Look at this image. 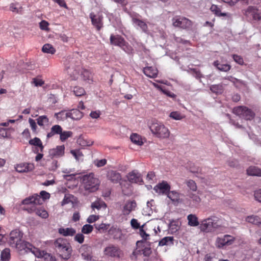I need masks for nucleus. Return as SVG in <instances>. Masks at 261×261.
Listing matches in <instances>:
<instances>
[{"instance_id": "nucleus-20", "label": "nucleus", "mask_w": 261, "mask_h": 261, "mask_svg": "<svg viewBox=\"0 0 261 261\" xmlns=\"http://www.w3.org/2000/svg\"><path fill=\"white\" fill-rule=\"evenodd\" d=\"M58 232L64 237H72L76 234V230L72 227H61L58 229Z\"/></svg>"}, {"instance_id": "nucleus-44", "label": "nucleus", "mask_w": 261, "mask_h": 261, "mask_svg": "<svg viewBox=\"0 0 261 261\" xmlns=\"http://www.w3.org/2000/svg\"><path fill=\"white\" fill-rule=\"evenodd\" d=\"M121 233V231L119 229L117 228L114 227H111L108 230L109 234L111 236H113L114 239L117 238V236L120 234Z\"/></svg>"}, {"instance_id": "nucleus-19", "label": "nucleus", "mask_w": 261, "mask_h": 261, "mask_svg": "<svg viewBox=\"0 0 261 261\" xmlns=\"http://www.w3.org/2000/svg\"><path fill=\"white\" fill-rule=\"evenodd\" d=\"M110 43L112 45L121 47L125 43V39L120 35L111 34L110 37Z\"/></svg>"}, {"instance_id": "nucleus-28", "label": "nucleus", "mask_w": 261, "mask_h": 261, "mask_svg": "<svg viewBox=\"0 0 261 261\" xmlns=\"http://www.w3.org/2000/svg\"><path fill=\"white\" fill-rule=\"evenodd\" d=\"M62 128L59 125H55L51 128V130L47 135V138H51L55 134H60L62 133Z\"/></svg>"}, {"instance_id": "nucleus-37", "label": "nucleus", "mask_w": 261, "mask_h": 261, "mask_svg": "<svg viewBox=\"0 0 261 261\" xmlns=\"http://www.w3.org/2000/svg\"><path fill=\"white\" fill-rule=\"evenodd\" d=\"M42 50L44 53L51 54H54L56 52L55 48L50 44H44L42 47Z\"/></svg>"}, {"instance_id": "nucleus-26", "label": "nucleus", "mask_w": 261, "mask_h": 261, "mask_svg": "<svg viewBox=\"0 0 261 261\" xmlns=\"http://www.w3.org/2000/svg\"><path fill=\"white\" fill-rule=\"evenodd\" d=\"M214 65L220 71L227 72L231 68V66L227 64H220L218 61L214 62Z\"/></svg>"}, {"instance_id": "nucleus-53", "label": "nucleus", "mask_w": 261, "mask_h": 261, "mask_svg": "<svg viewBox=\"0 0 261 261\" xmlns=\"http://www.w3.org/2000/svg\"><path fill=\"white\" fill-rule=\"evenodd\" d=\"M170 117L175 120H180L182 117L179 112H172L170 114Z\"/></svg>"}, {"instance_id": "nucleus-21", "label": "nucleus", "mask_w": 261, "mask_h": 261, "mask_svg": "<svg viewBox=\"0 0 261 261\" xmlns=\"http://www.w3.org/2000/svg\"><path fill=\"white\" fill-rule=\"evenodd\" d=\"M107 177L113 183H118L121 179V174L119 172L113 170L108 172Z\"/></svg>"}, {"instance_id": "nucleus-27", "label": "nucleus", "mask_w": 261, "mask_h": 261, "mask_svg": "<svg viewBox=\"0 0 261 261\" xmlns=\"http://www.w3.org/2000/svg\"><path fill=\"white\" fill-rule=\"evenodd\" d=\"M188 225L191 226H197L199 225L198 218L195 215L190 214L187 217Z\"/></svg>"}, {"instance_id": "nucleus-45", "label": "nucleus", "mask_w": 261, "mask_h": 261, "mask_svg": "<svg viewBox=\"0 0 261 261\" xmlns=\"http://www.w3.org/2000/svg\"><path fill=\"white\" fill-rule=\"evenodd\" d=\"M37 120V123L39 126H43L44 124H47L49 122L48 118L45 115L39 116Z\"/></svg>"}, {"instance_id": "nucleus-54", "label": "nucleus", "mask_w": 261, "mask_h": 261, "mask_svg": "<svg viewBox=\"0 0 261 261\" xmlns=\"http://www.w3.org/2000/svg\"><path fill=\"white\" fill-rule=\"evenodd\" d=\"M144 225H142L139 229V233L141 237L145 241L149 239V235L146 233L143 229Z\"/></svg>"}, {"instance_id": "nucleus-14", "label": "nucleus", "mask_w": 261, "mask_h": 261, "mask_svg": "<svg viewBox=\"0 0 261 261\" xmlns=\"http://www.w3.org/2000/svg\"><path fill=\"white\" fill-rule=\"evenodd\" d=\"M29 213L35 212L36 214L43 219H46L48 217L47 212L43 207H37L36 206H32L25 209Z\"/></svg>"}, {"instance_id": "nucleus-43", "label": "nucleus", "mask_w": 261, "mask_h": 261, "mask_svg": "<svg viewBox=\"0 0 261 261\" xmlns=\"http://www.w3.org/2000/svg\"><path fill=\"white\" fill-rule=\"evenodd\" d=\"M73 92L76 96H83L86 93L84 89L79 86H75L73 88Z\"/></svg>"}, {"instance_id": "nucleus-63", "label": "nucleus", "mask_w": 261, "mask_h": 261, "mask_svg": "<svg viewBox=\"0 0 261 261\" xmlns=\"http://www.w3.org/2000/svg\"><path fill=\"white\" fill-rule=\"evenodd\" d=\"M254 198L256 200L261 202V189H259L254 192Z\"/></svg>"}, {"instance_id": "nucleus-42", "label": "nucleus", "mask_w": 261, "mask_h": 261, "mask_svg": "<svg viewBox=\"0 0 261 261\" xmlns=\"http://www.w3.org/2000/svg\"><path fill=\"white\" fill-rule=\"evenodd\" d=\"M173 237H166L163 238L159 243V246H163L165 245H167L169 244V243L171 244H173Z\"/></svg>"}, {"instance_id": "nucleus-16", "label": "nucleus", "mask_w": 261, "mask_h": 261, "mask_svg": "<svg viewBox=\"0 0 261 261\" xmlns=\"http://www.w3.org/2000/svg\"><path fill=\"white\" fill-rule=\"evenodd\" d=\"M170 186L167 181H163L161 183H159L154 188V190L159 194L167 195L170 191Z\"/></svg>"}, {"instance_id": "nucleus-22", "label": "nucleus", "mask_w": 261, "mask_h": 261, "mask_svg": "<svg viewBox=\"0 0 261 261\" xmlns=\"http://www.w3.org/2000/svg\"><path fill=\"white\" fill-rule=\"evenodd\" d=\"M143 72L146 76L154 78L157 76L158 70L155 67H146L143 69Z\"/></svg>"}, {"instance_id": "nucleus-23", "label": "nucleus", "mask_w": 261, "mask_h": 261, "mask_svg": "<svg viewBox=\"0 0 261 261\" xmlns=\"http://www.w3.org/2000/svg\"><path fill=\"white\" fill-rule=\"evenodd\" d=\"M69 116L72 120H79L83 117V113L79 109H73L69 111Z\"/></svg>"}, {"instance_id": "nucleus-34", "label": "nucleus", "mask_w": 261, "mask_h": 261, "mask_svg": "<svg viewBox=\"0 0 261 261\" xmlns=\"http://www.w3.org/2000/svg\"><path fill=\"white\" fill-rule=\"evenodd\" d=\"M81 76L84 81L90 83L92 81V74L91 72L86 69H84L81 73Z\"/></svg>"}, {"instance_id": "nucleus-29", "label": "nucleus", "mask_w": 261, "mask_h": 261, "mask_svg": "<svg viewBox=\"0 0 261 261\" xmlns=\"http://www.w3.org/2000/svg\"><path fill=\"white\" fill-rule=\"evenodd\" d=\"M29 144L32 145L37 146L40 149V151L42 152L44 146L41 140L37 137H35L33 139H31L29 142Z\"/></svg>"}, {"instance_id": "nucleus-10", "label": "nucleus", "mask_w": 261, "mask_h": 261, "mask_svg": "<svg viewBox=\"0 0 261 261\" xmlns=\"http://www.w3.org/2000/svg\"><path fill=\"white\" fill-rule=\"evenodd\" d=\"M137 206V204L135 200L126 201L122 207V214L125 216L129 215L132 212L136 210Z\"/></svg>"}, {"instance_id": "nucleus-3", "label": "nucleus", "mask_w": 261, "mask_h": 261, "mask_svg": "<svg viewBox=\"0 0 261 261\" xmlns=\"http://www.w3.org/2000/svg\"><path fill=\"white\" fill-rule=\"evenodd\" d=\"M54 245L62 258L68 259L70 257L72 249L70 243L66 239L58 238L55 241Z\"/></svg>"}, {"instance_id": "nucleus-5", "label": "nucleus", "mask_w": 261, "mask_h": 261, "mask_svg": "<svg viewBox=\"0 0 261 261\" xmlns=\"http://www.w3.org/2000/svg\"><path fill=\"white\" fill-rule=\"evenodd\" d=\"M150 129L154 135L159 138L166 139L170 136L168 128L160 122H153L150 126Z\"/></svg>"}, {"instance_id": "nucleus-47", "label": "nucleus", "mask_w": 261, "mask_h": 261, "mask_svg": "<svg viewBox=\"0 0 261 261\" xmlns=\"http://www.w3.org/2000/svg\"><path fill=\"white\" fill-rule=\"evenodd\" d=\"M60 140L62 141H65L68 138L72 136V132L71 131H64L63 132L62 131V133H60Z\"/></svg>"}, {"instance_id": "nucleus-59", "label": "nucleus", "mask_w": 261, "mask_h": 261, "mask_svg": "<svg viewBox=\"0 0 261 261\" xmlns=\"http://www.w3.org/2000/svg\"><path fill=\"white\" fill-rule=\"evenodd\" d=\"M70 152L76 160H79L80 156H83L82 153L80 150H71Z\"/></svg>"}, {"instance_id": "nucleus-33", "label": "nucleus", "mask_w": 261, "mask_h": 261, "mask_svg": "<svg viewBox=\"0 0 261 261\" xmlns=\"http://www.w3.org/2000/svg\"><path fill=\"white\" fill-rule=\"evenodd\" d=\"M210 10L217 16H226L227 14L226 13H222L221 9L218 7L217 5L213 4Z\"/></svg>"}, {"instance_id": "nucleus-18", "label": "nucleus", "mask_w": 261, "mask_h": 261, "mask_svg": "<svg viewBox=\"0 0 261 261\" xmlns=\"http://www.w3.org/2000/svg\"><path fill=\"white\" fill-rule=\"evenodd\" d=\"M34 169L33 164L28 163H22L17 164L15 167V169L18 172H28L32 171Z\"/></svg>"}, {"instance_id": "nucleus-24", "label": "nucleus", "mask_w": 261, "mask_h": 261, "mask_svg": "<svg viewBox=\"0 0 261 261\" xmlns=\"http://www.w3.org/2000/svg\"><path fill=\"white\" fill-rule=\"evenodd\" d=\"M247 173L251 176H261V169L256 166H250L247 169Z\"/></svg>"}, {"instance_id": "nucleus-50", "label": "nucleus", "mask_w": 261, "mask_h": 261, "mask_svg": "<svg viewBox=\"0 0 261 261\" xmlns=\"http://www.w3.org/2000/svg\"><path fill=\"white\" fill-rule=\"evenodd\" d=\"M186 184L187 186L193 191L197 190V185L194 180L190 179L187 181Z\"/></svg>"}, {"instance_id": "nucleus-52", "label": "nucleus", "mask_w": 261, "mask_h": 261, "mask_svg": "<svg viewBox=\"0 0 261 261\" xmlns=\"http://www.w3.org/2000/svg\"><path fill=\"white\" fill-rule=\"evenodd\" d=\"M75 235V236L74 238V241L76 242H77L80 244H82L84 241V239H85L84 236L82 233H77Z\"/></svg>"}, {"instance_id": "nucleus-48", "label": "nucleus", "mask_w": 261, "mask_h": 261, "mask_svg": "<svg viewBox=\"0 0 261 261\" xmlns=\"http://www.w3.org/2000/svg\"><path fill=\"white\" fill-rule=\"evenodd\" d=\"M95 228L100 232H104L109 229L110 224L101 223L100 224H95Z\"/></svg>"}, {"instance_id": "nucleus-40", "label": "nucleus", "mask_w": 261, "mask_h": 261, "mask_svg": "<svg viewBox=\"0 0 261 261\" xmlns=\"http://www.w3.org/2000/svg\"><path fill=\"white\" fill-rule=\"evenodd\" d=\"M89 249V247L86 245H83L81 246L80 249V252H81L82 257L86 260H90L91 258V255L90 254L87 252H83V251L85 249Z\"/></svg>"}, {"instance_id": "nucleus-36", "label": "nucleus", "mask_w": 261, "mask_h": 261, "mask_svg": "<svg viewBox=\"0 0 261 261\" xmlns=\"http://www.w3.org/2000/svg\"><path fill=\"white\" fill-rule=\"evenodd\" d=\"M107 207L106 203L102 201H96L91 204L92 209L100 210L101 208H106Z\"/></svg>"}, {"instance_id": "nucleus-12", "label": "nucleus", "mask_w": 261, "mask_h": 261, "mask_svg": "<svg viewBox=\"0 0 261 261\" xmlns=\"http://www.w3.org/2000/svg\"><path fill=\"white\" fill-rule=\"evenodd\" d=\"M235 238L230 235H225L222 238L218 237L216 241V244L218 248H222L225 246H229L233 244Z\"/></svg>"}, {"instance_id": "nucleus-46", "label": "nucleus", "mask_w": 261, "mask_h": 261, "mask_svg": "<svg viewBox=\"0 0 261 261\" xmlns=\"http://www.w3.org/2000/svg\"><path fill=\"white\" fill-rule=\"evenodd\" d=\"M120 48L128 54H132L133 50L132 47L126 41Z\"/></svg>"}, {"instance_id": "nucleus-30", "label": "nucleus", "mask_w": 261, "mask_h": 261, "mask_svg": "<svg viewBox=\"0 0 261 261\" xmlns=\"http://www.w3.org/2000/svg\"><path fill=\"white\" fill-rule=\"evenodd\" d=\"M167 196L173 202H179L180 199V194L177 191H170Z\"/></svg>"}, {"instance_id": "nucleus-61", "label": "nucleus", "mask_w": 261, "mask_h": 261, "mask_svg": "<svg viewBox=\"0 0 261 261\" xmlns=\"http://www.w3.org/2000/svg\"><path fill=\"white\" fill-rule=\"evenodd\" d=\"M99 219V216L95 215H91L89 216L88 218L87 221L89 223H92L96 221H97Z\"/></svg>"}, {"instance_id": "nucleus-41", "label": "nucleus", "mask_w": 261, "mask_h": 261, "mask_svg": "<svg viewBox=\"0 0 261 261\" xmlns=\"http://www.w3.org/2000/svg\"><path fill=\"white\" fill-rule=\"evenodd\" d=\"M56 115L58 120H64L69 118V111H62L58 113H56Z\"/></svg>"}, {"instance_id": "nucleus-58", "label": "nucleus", "mask_w": 261, "mask_h": 261, "mask_svg": "<svg viewBox=\"0 0 261 261\" xmlns=\"http://www.w3.org/2000/svg\"><path fill=\"white\" fill-rule=\"evenodd\" d=\"M130 225L134 229H138L141 227L140 225V223L138 222V220L136 219H132L130 221Z\"/></svg>"}, {"instance_id": "nucleus-13", "label": "nucleus", "mask_w": 261, "mask_h": 261, "mask_svg": "<svg viewBox=\"0 0 261 261\" xmlns=\"http://www.w3.org/2000/svg\"><path fill=\"white\" fill-rule=\"evenodd\" d=\"M21 203L24 205H31L32 206H36L42 204V200L40 196L37 194H34L32 196L27 197L23 199Z\"/></svg>"}, {"instance_id": "nucleus-49", "label": "nucleus", "mask_w": 261, "mask_h": 261, "mask_svg": "<svg viewBox=\"0 0 261 261\" xmlns=\"http://www.w3.org/2000/svg\"><path fill=\"white\" fill-rule=\"evenodd\" d=\"M93 230V226L90 224L84 225L82 228V232L84 234H89Z\"/></svg>"}, {"instance_id": "nucleus-39", "label": "nucleus", "mask_w": 261, "mask_h": 261, "mask_svg": "<svg viewBox=\"0 0 261 261\" xmlns=\"http://www.w3.org/2000/svg\"><path fill=\"white\" fill-rule=\"evenodd\" d=\"M13 130L12 128H0V137L10 138L11 136V131Z\"/></svg>"}, {"instance_id": "nucleus-64", "label": "nucleus", "mask_w": 261, "mask_h": 261, "mask_svg": "<svg viewBox=\"0 0 261 261\" xmlns=\"http://www.w3.org/2000/svg\"><path fill=\"white\" fill-rule=\"evenodd\" d=\"M33 83L36 86H42L44 84L42 80L37 79L36 78L33 79Z\"/></svg>"}, {"instance_id": "nucleus-9", "label": "nucleus", "mask_w": 261, "mask_h": 261, "mask_svg": "<svg viewBox=\"0 0 261 261\" xmlns=\"http://www.w3.org/2000/svg\"><path fill=\"white\" fill-rule=\"evenodd\" d=\"M173 25L182 29H190L192 28L193 22L186 17H174L172 19Z\"/></svg>"}, {"instance_id": "nucleus-4", "label": "nucleus", "mask_w": 261, "mask_h": 261, "mask_svg": "<svg viewBox=\"0 0 261 261\" xmlns=\"http://www.w3.org/2000/svg\"><path fill=\"white\" fill-rule=\"evenodd\" d=\"M219 219L216 216H211L201 221L200 229L203 232H214L221 227Z\"/></svg>"}, {"instance_id": "nucleus-32", "label": "nucleus", "mask_w": 261, "mask_h": 261, "mask_svg": "<svg viewBox=\"0 0 261 261\" xmlns=\"http://www.w3.org/2000/svg\"><path fill=\"white\" fill-rule=\"evenodd\" d=\"M246 221L249 223L259 225L261 224V218L257 216H249L246 218Z\"/></svg>"}, {"instance_id": "nucleus-11", "label": "nucleus", "mask_w": 261, "mask_h": 261, "mask_svg": "<svg viewBox=\"0 0 261 261\" xmlns=\"http://www.w3.org/2000/svg\"><path fill=\"white\" fill-rule=\"evenodd\" d=\"M245 15L249 18H252L253 20H261V11L255 7L249 6L245 11Z\"/></svg>"}, {"instance_id": "nucleus-35", "label": "nucleus", "mask_w": 261, "mask_h": 261, "mask_svg": "<svg viewBox=\"0 0 261 261\" xmlns=\"http://www.w3.org/2000/svg\"><path fill=\"white\" fill-rule=\"evenodd\" d=\"M11 258L10 250L9 248H5L2 252L1 258L2 261H9Z\"/></svg>"}, {"instance_id": "nucleus-51", "label": "nucleus", "mask_w": 261, "mask_h": 261, "mask_svg": "<svg viewBox=\"0 0 261 261\" xmlns=\"http://www.w3.org/2000/svg\"><path fill=\"white\" fill-rule=\"evenodd\" d=\"M107 163V161L105 159L99 160H97L94 161V165L96 166H97V167H103L106 165Z\"/></svg>"}, {"instance_id": "nucleus-62", "label": "nucleus", "mask_w": 261, "mask_h": 261, "mask_svg": "<svg viewBox=\"0 0 261 261\" xmlns=\"http://www.w3.org/2000/svg\"><path fill=\"white\" fill-rule=\"evenodd\" d=\"M221 86L220 85H214L211 86L210 89L213 92L217 93L221 91Z\"/></svg>"}, {"instance_id": "nucleus-56", "label": "nucleus", "mask_w": 261, "mask_h": 261, "mask_svg": "<svg viewBox=\"0 0 261 261\" xmlns=\"http://www.w3.org/2000/svg\"><path fill=\"white\" fill-rule=\"evenodd\" d=\"M190 198L195 202V204H198L201 201L200 197L195 194H191L189 196Z\"/></svg>"}, {"instance_id": "nucleus-55", "label": "nucleus", "mask_w": 261, "mask_h": 261, "mask_svg": "<svg viewBox=\"0 0 261 261\" xmlns=\"http://www.w3.org/2000/svg\"><path fill=\"white\" fill-rule=\"evenodd\" d=\"M48 25H49L48 22L45 20H42L39 23L40 28L42 30L48 31L49 30V28L48 27Z\"/></svg>"}, {"instance_id": "nucleus-15", "label": "nucleus", "mask_w": 261, "mask_h": 261, "mask_svg": "<svg viewBox=\"0 0 261 261\" xmlns=\"http://www.w3.org/2000/svg\"><path fill=\"white\" fill-rule=\"evenodd\" d=\"M120 253V249L113 245L106 247L104 250L105 255L112 257H119Z\"/></svg>"}, {"instance_id": "nucleus-38", "label": "nucleus", "mask_w": 261, "mask_h": 261, "mask_svg": "<svg viewBox=\"0 0 261 261\" xmlns=\"http://www.w3.org/2000/svg\"><path fill=\"white\" fill-rule=\"evenodd\" d=\"M131 141L135 144L138 145H141L143 144V142L141 137L137 134H133L130 137Z\"/></svg>"}, {"instance_id": "nucleus-2", "label": "nucleus", "mask_w": 261, "mask_h": 261, "mask_svg": "<svg viewBox=\"0 0 261 261\" xmlns=\"http://www.w3.org/2000/svg\"><path fill=\"white\" fill-rule=\"evenodd\" d=\"M83 187L89 192L96 191L100 185V180L94 173L84 175L81 178Z\"/></svg>"}, {"instance_id": "nucleus-8", "label": "nucleus", "mask_w": 261, "mask_h": 261, "mask_svg": "<svg viewBox=\"0 0 261 261\" xmlns=\"http://www.w3.org/2000/svg\"><path fill=\"white\" fill-rule=\"evenodd\" d=\"M89 17L92 24L97 31H99L103 27V16L102 13L99 12L95 14L94 12H91Z\"/></svg>"}, {"instance_id": "nucleus-57", "label": "nucleus", "mask_w": 261, "mask_h": 261, "mask_svg": "<svg viewBox=\"0 0 261 261\" xmlns=\"http://www.w3.org/2000/svg\"><path fill=\"white\" fill-rule=\"evenodd\" d=\"M41 199L42 200V203L45 200L48 199L50 197L49 193H47L45 191H41L40 193V195Z\"/></svg>"}, {"instance_id": "nucleus-60", "label": "nucleus", "mask_w": 261, "mask_h": 261, "mask_svg": "<svg viewBox=\"0 0 261 261\" xmlns=\"http://www.w3.org/2000/svg\"><path fill=\"white\" fill-rule=\"evenodd\" d=\"M233 59L236 63H238L240 65H243V64L244 63L243 59L240 56L237 55H233Z\"/></svg>"}, {"instance_id": "nucleus-6", "label": "nucleus", "mask_w": 261, "mask_h": 261, "mask_svg": "<svg viewBox=\"0 0 261 261\" xmlns=\"http://www.w3.org/2000/svg\"><path fill=\"white\" fill-rule=\"evenodd\" d=\"M232 112L240 118L246 120H251L255 117L254 112L246 106H238L233 109Z\"/></svg>"}, {"instance_id": "nucleus-31", "label": "nucleus", "mask_w": 261, "mask_h": 261, "mask_svg": "<svg viewBox=\"0 0 261 261\" xmlns=\"http://www.w3.org/2000/svg\"><path fill=\"white\" fill-rule=\"evenodd\" d=\"M133 22L138 25L144 32L146 33L148 31L147 25L143 20L136 18H133Z\"/></svg>"}, {"instance_id": "nucleus-17", "label": "nucleus", "mask_w": 261, "mask_h": 261, "mask_svg": "<svg viewBox=\"0 0 261 261\" xmlns=\"http://www.w3.org/2000/svg\"><path fill=\"white\" fill-rule=\"evenodd\" d=\"M64 145L58 146L56 148L49 150V156L51 159L61 157L64 154Z\"/></svg>"}, {"instance_id": "nucleus-1", "label": "nucleus", "mask_w": 261, "mask_h": 261, "mask_svg": "<svg viewBox=\"0 0 261 261\" xmlns=\"http://www.w3.org/2000/svg\"><path fill=\"white\" fill-rule=\"evenodd\" d=\"M23 235V233L19 229H16L11 231L8 240L10 246L15 248L19 253L31 252L36 257H41L43 252H41L31 243L22 240Z\"/></svg>"}, {"instance_id": "nucleus-25", "label": "nucleus", "mask_w": 261, "mask_h": 261, "mask_svg": "<svg viewBox=\"0 0 261 261\" xmlns=\"http://www.w3.org/2000/svg\"><path fill=\"white\" fill-rule=\"evenodd\" d=\"M128 180L132 182L137 183L141 180V178L138 173L135 171L130 172L127 176Z\"/></svg>"}, {"instance_id": "nucleus-7", "label": "nucleus", "mask_w": 261, "mask_h": 261, "mask_svg": "<svg viewBox=\"0 0 261 261\" xmlns=\"http://www.w3.org/2000/svg\"><path fill=\"white\" fill-rule=\"evenodd\" d=\"M66 69L68 74L73 80L78 79L80 69V62L72 59L68 63L65 64Z\"/></svg>"}]
</instances>
